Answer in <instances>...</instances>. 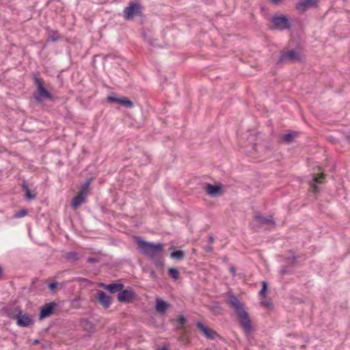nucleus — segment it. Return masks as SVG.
Segmentation results:
<instances>
[{
  "label": "nucleus",
  "mask_w": 350,
  "mask_h": 350,
  "mask_svg": "<svg viewBox=\"0 0 350 350\" xmlns=\"http://www.w3.org/2000/svg\"><path fill=\"white\" fill-rule=\"evenodd\" d=\"M228 303L234 309L239 319V325L245 334H249L252 330V321L248 312L245 310L243 304L239 301L237 297L233 294L228 296Z\"/></svg>",
  "instance_id": "obj_1"
},
{
  "label": "nucleus",
  "mask_w": 350,
  "mask_h": 350,
  "mask_svg": "<svg viewBox=\"0 0 350 350\" xmlns=\"http://www.w3.org/2000/svg\"><path fill=\"white\" fill-rule=\"evenodd\" d=\"M228 303L234 309L239 319V325L245 334H249L252 330V321L248 312L245 310L243 304L239 301L237 297L233 294L228 296Z\"/></svg>",
  "instance_id": "obj_2"
},
{
  "label": "nucleus",
  "mask_w": 350,
  "mask_h": 350,
  "mask_svg": "<svg viewBox=\"0 0 350 350\" xmlns=\"http://www.w3.org/2000/svg\"><path fill=\"white\" fill-rule=\"evenodd\" d=\"M135 243L139 252L150 259L156 258L164 249L163 244L147 241L140 237L135 238Z\"/></svg>",
  "instance_id": "obj_3"
},
{
  "label": "nucleus",
  "mask_w": 350,
  "mask_h": 350,
  "mask_svg": "<svg viewBox=\"0 0 350 350\" xmlns=\"http://www.w3.org/2000/svg\"><path fill=\"white\" fill-rule=\"evenodd\" d=\"M33 80L36 87V90L33 92V96L36 103H40L45 99H52L53 96L44 87L43 80L41 78L37 77L36 75L33 76Z\"/></svg>",
  "instance_id": "obj_4"
},
{
  "label": "nucleus",
  "mask_w": 350,
  "mask_h": 350,
  "mask_svg": "<svg viewBox=\"0 0 350 350\" xmlns=\"http://www.w3.org/2000/svg\"><path fill=\"white\" fill-rule=\"evenodd\" d=\"M142 6L136 1H131L123 10V16L126 20H132L135 16H143Z\"/></svg>",
  "instance_id": "obj_5"
},
{
  "label": "nucleus",
  "mask_w": 350,
  "mask_h": 350,
  "mask_svg": "<svg viewBox=\"0 0 350 350\" xmlns=\"http://www.w3.org/2000/svg\"><path fill=\"white\" fill-rule=\"evenodd\" d=\"M271 25L269 27L270 29L284 31L289 29L291 27L289 19L285 15L273 16L271 19Z\"/></svg>",
  "instance_id": "obj_6"
},
{
  "label": "nucleus",
  "mask_w": 350,
  "mask_h": 350,
  "mask_svg": "<svg viewBox=\"0 0 350 350\" xmlns=\"http://www.w3.org/2000/svg\"><path fill=\"white\" fill-rule=\"evenodd\" d=\"M137 298V295L134 291L129 288H122L120 293H118L117 299L119 302L123 304H130L133 302Z\"/></svg>",
  "instance_id": "obj_7"
},
{
  "label": "nucleus",
  "mask_w": 350,
  "mask_h": 350,
  "mask_svg": "<svg viewBox=\"0 0 350 350\" xmlns=\"http://www.w3.org/2000/svg\"><path fill=\"white\" fill-rule=\"evenodd\" d=\"M301 58L298 52L295 49L289 50L282 53L277 61V64H283L287 62H301Z\"/></svg>",
  "instance_id": "obj_8"
},
{
  "label": "nucleus",
  "mask_w": 350,
  "mask_h": 350,
  "mask_svg": "<svg viewBox=\"0 0 350 350\" xmlns=\"http://www.w3.org/2000/svg\"><path fill=\"white\" fill-rule=\"evenodd\" d=\"M107 101L110 103H117L126 108L131 109L133 107V103L128 98L122 96L118 97L115 93H111L107 97Z\"/></svg>",
  "instance_id": "obj_9"
},
{
  "label": "nucleus",
  "mask_w": 350,
  "mask_h": 350,
  "mask_svg": "<svg viewBox=\"0 0 350 350\" xmlns=\"http://www.w3.org/2000/svg\"><path fill=\"white\" fill-rule=\"evenodd\" d=\"M203 189L207 195L212 198L221 196L224 193L222 185L221 183L213 185L206 183L203 185Z\"/></svg>",
  "instance_id": "obj_10"
},
{
  "label": "nucleus",
  "mask_w": 350,
  "mask_h": 350,
  "mask_svg": "<svg viewBox=\"0 0 350 350\" xmlns=\"http://www.w3.org/2000/svg\"><path fill=\"white\" fill-rule=\"evenodd\" d=\"M38 196L36 187L33 183H28L23 180V197L25 200L31 202L34 200Z\"/></svg>",
  "instance_id": "obj_11"
},
{
  "label": "nucleus",
  "mask_w": 350,
  "mask_h": 350,
  "mask_svg": "<svg viewBox=\"0 0 350 350\" xmlns=\"http://www.w3.org/2000/svg\"><path fill=\"white\" fill-rule=\"evenodd\" d=\"M319 0H300L295 4L296 10L304 14L309 8H317Z\"/></svg>",
  "instance_id": "obj_12"
},
{
  "label": "nucleus",
  "mask_w": 350,
  "mask_h": 350,
  "mask_svg": "<svg viewBox=\"0 0 350 350\" xmlns=\"http://www.w3.org/2000/svg\"><path fill=\"white\" fill-rule=\"evenodd\" d=\"M57 307V304L54 301L46 304L42 306L40 308L39 312L40 319H44L50 317L53 313Z\"/></svg>",
  "instance_id": "obj_13"
},
{
  "label": "nucleus",
  "mask_w": 350,
  "mask_h": 350,
  "mask_svg": "<svg viewBox=\"0 0 350 350\" xmlns=\"http://www.w3.org/2000/svg\"><path fill=\"white\" fill-rule=\"evenodd\" d=\"M196 327L202 332L204 337L207 339L214 340L217 335L215 331L211 329L201 321L197 322Z\"/></svg>",
  "instance_id": "obj_14"
},
{
  "label": "nucleus",
  "mask_w": 350,
  "mask_h": 350,
  "mask_svg": "<svg viewBox=\"0 0 350 350\" xmlns=\"http://www.w3.org/2000/svg\"><path fill=\"white\" fill-rule=\"evenodd\" d=\"M98 302L105 309L109 308L111 304L110 297L104 291H98L96 295Z\"/></svg>",
  "instance_id": "obj_15"
},
{
  "label": "nucleus",
  "mask_w": 350,
  "mask_h": 350,
  "mask_svg": "<svg viewBox=\"0 0 350 350\" xmlns=\"http://www.w3.org/2000/svg\"><path fill=\"white\" fill-rule=\"evenodd\" d=\"M8 315L14 319H16V323L19 326H22V312L19 306L9 308L8 309Z\"/></svg>",
  "instance_id": "obj_16"
},
{
  "label": "nucleus",
  "mask_w": 350,
  "mask_h": 350,
  "mask_svg": "<svg viewBox=\"0 0 350 350\" xmlns=\"http://www.w3.org/2000/svg\"><path fill=\"white\" fill-rule=\"evenodd\" d=\"M154 307L156 311L158 313L163 314L166 312L167 310L170 307V304L161 298H157L155 301Z\"/></svg>",
  "instance_id": "obj_17"
},
{
  "label": "nucleus",
  "mask_w": 350,
  "mask_h": 350,
  "mask_svg": "<svg viewBox=\"0 0 350 350\" xmlns=\"http://www.w3.org/2000/svg\"><path fill=\"white\" fill-rule=\"evenodd\" d=\"M79 324L83 329L89 334H92L95 331L94 324L88 319H81Z\"/></svg>",
  "instance_id": "obj_18"
},
{
  "label": "nucleus",
  "mask_w": 350,
  "mask_h": 350,
  "mask_svg": "<svg viewBox=\"0 0 350 350\" xmlns=\"http://www.w3.org/2000/svg\"><path fill=\"white\" fill-rule=\"evenodd\" d=\"M85 196H86L80 193H79L76 196H75L71 202L72 208L75 210L78 208L82 204V203L84 202Z\"/></svg>",
  "instance_id": "obj_19"
},
{
  "label": "nucleus",
  "mask_w": 350,
  "mask_h": 350,
  "mask_svg": "<svg viewBox=\"0 0 350 350\" xmlns=\"http://www.w3.org/2000/svg\"><path fill=\"white\" fill-rule=\"evenodd\" d=\"M107 291L110 293H120V290L124 287L121 282H112L107 284Z\"/></svg>",
  "instance_id": "obj_20"
},
{
  "label": "nucleus",
  "mask_w": 350,
  "mask_h": 350,
  "mask_svg": "<svg viewBox=\"0 0 350 350\" xmlns=\"http://www.w3.org/2000/svg\"><path fill=\"white\" fill-rule=\"evenodd\" d=\"M64 258L70 262H75L81 258V255L77 252H66L64 256Z\"/></svg>",
  "instance_id": "obj_21"
},
{
  "label": "nucleus",
  "mask_w": 350,
  "mask_h": 350,
  "mask_svg": "<svg viewBox=\"0 0 350 350\" xmlns=\"http://www.w3.org/2000/svg\"><path fill=\"white\" fill-rule=\"evenodd\" d=\"M255 220L257 221L261 225L271 224L274 225V221L272 219V217H265L260 215L255 216Z\"/></svg>",
  "instance_id": "obj_22"
},
{
  "label": "nucleus",
  "mask_w": 350,
  "mask_h": 350,
  "mask_svg": "<svg viewBox=\"0 0 350 350\" xmlns=\"http://www.w3.org/2000/svg\"><path fill=\"white\" fill-rule=\"evenodd\" d=\"M289 253H291L292 256L285 258V261L287 262L288 265L296 267L297 265L298 256L295 254V252L293 250H290Z\"/></svg>",
  "instance_id": "obj_23"
},
{
  "label": "nucleus",
  "mask_w": 350,
  "mask_h": 350,
  "mask_svg": "<svg viewBox=\"0 0 350 350\" xmlns=\"http://www.w3.org/2000/svg\"><path fill=\"white\" fill-rule=\"evenodd\" d=\"M295 136H296V132H295V131H290V132L284 134L282 136V140L286 144H289L293 142V139L295 138Z\"/></svg>",
  "instance_id": "obj_24"
},
{
  "label": "nucleus",
  "mask_w": 350,
  "mask_h": 350,
  "mask_svg": "<svg viewBox=\"0 0 350 350\" xmlns=\"http://www.w3.org/2000/svg\"><path fill=\"white\" fill-rule=\"evenodd\" d=\"M295 266L290 265L282 266L280 269V273L281 275H291L293 273V268Z\"/></svg>",
  "instance_id": "obj_25"
},
{
  "label": "nucleus",
  "mask_w": 350,
  "mask_h": 350,
  "mask_svg": "<svg viewBox=\"0 0 350 350\" xmlns=\"http://www.w3.org/2000/svg\"><path fill=\"white\" fill-rule=\"evenodd\" d=\"M59 38V34L57 31L48 29V40L51 42H57Z\"/></svg>",
  "instance_id": "obj_26"
},
{
  "label": "nucleus",
  "mask_w": 350,
  "mask_h": 350,
  "mask_svg": "<svg viewBox=\"0 0 350 350\" xmlns=\"http://www.w3.org/2000/svg\"><path fill=\"white\" fill-rule=\"evenodd\" d=\"M185 256V252L183 250H174L170 254V257L172 259L180 260H183Z\"/></svg>",
  "instance_id": "obj_27"
},
{
  "label": "nucleus",
  "mask_w": 350,
  "mask_h": 350,
  "mask_svg": "<svg viewBox=\"0 0 350 350\" xmlns=\"http://www.w3.org/2000/svg\"><path fill=\"white\" fill-rule=\"evenodd\" d=\"M81 297H76L74 299L70 300V306L72 308L75 309H79L81 308Z\"/></svg>",
  "instance_id": "obj_28"
},
{
  "label": "nucleus",
  "mask_w": 350,
  "mask_h": 350,
  "mask_svg": "<svg viewBox=\"0 0 350 350\" xmlns=\"http://www.w3.org/2000/svg\"><path fill=\"white\" fill-rule=\"evenodd\" d=\"M92 180V179L91 178H88L86 180V181L81 187V189L79 191L80 193H83L85 196L87 195V191H88V189Z\"/></svg>",
  "instance_id": "obj_29"
},
{
  "label": "nucleus",
  "mask_w": 350,
  "mask_h": 350,
  "mask_svg": "<svg viewBox=\"0 0 350 350\" xmlns=\"http://www.w3.org/2000/svg\"><path fill=\"white\" fill-rule=\"evenodd\" d=\"M168 275L170 278H172L174 280H178L180 276L178 269L175 267H172L169 269Z\"/></svg>",
  "instance_id": "obj_30"
},
{
  "label": "nucleus",
  "mask_w": 350,
  "mask_h": 350,
  "mask_svg": "<svg viewBox=\"0 0 350 350\" xmlns=\"http://www.w3.org/2000/svg\"><path fill=\"white\" fill-rule=\"evenodd\" d=\"M325 178L324 174H314L312 181L315 184H321Z\"/></svg>",
  "instance_id": "obj_31"
},
{
  "label": "nucleus",
  "mask_w": 350,
  "mask_h": 350,
  "mask_svg": "<svg viewBox=\"0 0 350 350\" xmlns=\"http://www.w3.org/2000/svg\"><path fill=\"white\" fill-rule=\"evenodd\" d=\"M268 288H269V284L267 281H262V286L261 289L259 292L260 295L265 297L268 292Z\"/></svg>",
  "instance_id": "obj_32"
},
{
  "label": "nucleus",
  "mask_w": 350,
  "mask_h": 350,
  "mask_svg": "<svg viewBox=\"0 0 350 350\" xmlns=\"http://www.w3.org/2000/svg\"><path fill=\"white\" fill-rule=\"evenodd\" d=\"M154 265L157 268L163 269L164 268V260L162 258L159 256L156 257V258H153Z\"/></svg>",
  "instance_id": "obj_33"
},
{
  "label": "nucleus",
  "mask_w": 350,
  "mask_h": 350,
  "mask_svg": "<svg viewBox=\"0 0 350 350\" xmlns=\"http://www.w3.org/2000/svg\"><path fill=\"white\" fill-rule=\"evenodd\" d=\"M31 321L32 320L28 314H23V327L29 325Z\"/></svg>",
  "instance_id": "obj_34"
},
{
  "label": "nucleus",
  "mask_w": 350,
  "mask_h": 350,
  "mask_svg": "<svg viewBox=\"0 0 350 350\" xmlns=\"http://www.w3.org/2000/svg\"><path fill=\"white\" fill-rule=\"evenodd\" d=\"M177 322L180 325H185L187 323V320L184 315L181 314L178 316Z\"/></svg>",
  "instance_id": "obj_35"
},
{
  "label": "nucleus",
  "mask_w": 350,
  "mask_h": 350,
  "mask_svg": "<svg viewBox=\"0 0 350 350\" xmlns=\"http://www.w3.org/2000/svg\"><path fill=\"white\" fill-rule=\"evenodd\" d=\"M58 283L57 282H50L48 284V287L51 291H55L57 288Z\"/></svg>",
  "instance_id": "obj_36"
},
{
  "label": "nucleus",
  "mask_w": 350,
  "mask_h": 350,
  "mask_svg": "<svg viewBox=\"0 0 350 350\" xmlns=\"http://www.w3.org/2000/svg\"><path fill=\"white\" fill-rule=\"evenodd\" d=\"M99 258L96 257H88L87 258V262L89 263H95L99 262Z\"/></svg>",
  "instance_id": "obj_37"
},
{
  "label": "nucleus",
  "mask_w": 350,
  "mask_h": 350,
  "mask_svg": "<svg viewBox=\"0 0 350 350\" xmlns=\"http://www.w3.org/2000/svg\"><path fill=\"white\" fill-rule=\"evenodd\" d=\"M230 272L231 273V274L233 277H234L237 275L236 268L234 266L232 265L230 267Z\"/></svg>",
  "instance_id": "obj_38"
},
{
  "label": "nucleus",
  "mask_w": 350,
  "mask_h": 350,
  "mask_svg": "<svg viewBox=\"0 0 350 350\" xmlns=\"http://www.w3.org/2000/svg\"><path fill=\"white\" fill-rule=\"evenodd\" d=\"M317 184H315V183H312V189H313V191L314 193H319V188L318 187V186L317 185Z\"/></svg>",
  "instance_id": "obj_39"
},
{
  "label": "nucleus",
  "mask_w": 350,
  "mask_h": 350,
  "mask_svg": "<svg viewBox=\"0 0 350 350\" xmlns=\"http://www.w3.org/2000/svg\"><path fill=\"white\" fill-rule=\"evenodd\" d=\"M204 251L206 252L210 253L213 251V247L210 245H206L204 247Z\"/></svg>",
  "instance_id": "obj_40"
},
{
  "label": "nucleus",
  "mask_w": 350,
  "mask_h": 350,
  "mask_svg": "<svg viewBox=\"0 0 350 350\" xmlns=\"http://www.w3.org/2000/svg\"><path fill=\"white\" fill-rule=\"evenodd\" d=\"M282 0H270V2L273 4V5H277L280 3V2Z\"/></svg>",
  "instance_id": "obj_41"
},
{
  "label": "nucleus",
  "mask_w": 350,
  "mask_h": 350,
  "mask_svg": "<svg viewBox=\"0 0 350 350\" xmlns=\"http://www.w3.org/2000/svg\"><path fill=\"white\" fill-rule=\"evenodd\" d=\"M15 217H22V210L18 211L15 214Z\"/></svg>",
  "instance_id": "obj_42"
},
{
  "label": "nucleus",
  "mask_w": 350,
  "mask_h": 350,
  "mask_svg": "<svg viewBox=\"0 0 350 350\" xmlns=\"http://www.w3.org/2000/svg\"><path fill=\"white\" fill-rule=\"evenodd\" d=\"M99 286L107 291V284H105L104 283H100L99 284Z\"/></svg>",
  "instance_id": "obj_43"
},
{
  "label": "nucleus",
  "mask_w": 350,
  "mask_h": 350,
  "mask_svg": "<svg viewBox=\"0 0 350 350\" xmlns=\"http://www.w3.org/2000/svg\"><path fill=\"white\" fill-rule=\"evenodd\" d=\"M150 276L152 278H157V274H156V273L154 271H151L150 273Z\"/></svg>",
  "instance_id": "obj_44"
},
{
  "label": "nucleus",
  "mask_w": 350,
  "mask_h": 350,
  "mask_svg": "<svg viewBox=\"0 0 350 350\" xmlns=\"http://www.w3.org/2000/svg\"><path fill=\"white\" fill-rule=\"evenodd\" d=\"M39 342H40V340H39V339H37V338L34 339V340L32 341V344H33V345H38Z\"/></svg>",
  "instance_id": "obj_45"
},
{
  "label": "nucleus",
  "mask_w": 350,
  "mask_h": 350,
  "mask_svg": "<svg viewBox=\"0 0 350 350\" xmlns=\"http://www.w3.org/2000/svg\"><path fill=\"white\" fill-rule=\"evenodd\" d=\"M208 241L210 243H213V241H214V237L213 236H209L208 237Z\"/></svg>",
  "instance_id": "obj_46"
},
{
  "label": "nucleus",
  "mask_w": 350,
  "mask_h": 350,
  "mask_svg": "<svg viewBox=\"0 0 350 350\" xmlns=\"http://www.w3.org/2000/svg\"><path fill=\"white\" fill-rule=\"evenodd\" d=\"M261 304L263 305V306H269L270 305V303L269 302L262 301Z\"/></svg>",
  "instance_id": "obj_47"
},
{
  "label": "nucleus",
  "mask_w": 350,
  "mask_h": 350,
  "mask_svg": "<svg viewBox=\"0 0 350 350\" xmlns=\"http://www.w3.org/2000/svg\"><path fill=\"white\" fill-rule=\"evenodd\" d=\"M159 350H168V348L166 346H163Z\"/></svg>",
  "instance_id": "obj_48"
},
{
  "label": "nucleus",
  "mask_w": 350,
  "mask_h": 350,
  "mask_svg": "<svg viewBox=\"0 0 350 350\" xmlns=\"http://www.w3.org/2000/svg\"><path fill=\"white\" fill-rule=\"evenodd\" d=\"M27 214V209L23 208V217H25Z\"/></svg>",
  "instance_id": "obj_49"
},
{
  "label": "nucleus",
  "mask_w": 350,
  "mask_h": 350,
  "mask_svg": "<svg viewBox=\"0 0 350 350\" xmlns=\"http://www.w3.org/2000/svg\"><path fill=\"white\" fill-rule=\"evenodd\" d=\"M228 260V258L227 256H224V258H223V261L225 262H227Z\"/></svg>",
  "instance_id": "obj_50"
},
{
  "label": "nucleus",
  "mask_w": 350,
  "mask_h": 350,
  "mask_svg": "<svg viewBox=\"0 0 350 350\" xmlns=\"http://www.w3.org/2000/svg\"><path fill=\"white\" fill-rule=\"evenodd\" d=\"M2 274H3V269L2 268L0 267V279L2 277Z\"/></svg>",
  "instance_id": "obj_51"
},
{
  "label": "nucleus",
  "mask_w": 350,
  "mask_h": 350,
  "mask_svg": "<svg viewBox=\"0 0 350 350\" xmlns=\"http://www.w3.org/2000/svg\"><path fill=\"white\" fill-rule=\"evenodd\" d=\"M255 146H256V144H252V149H254H254H255Z\"/></svg>",
  "instance_id": "obj_52"
}]
</instances>
